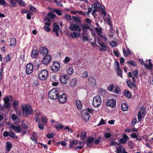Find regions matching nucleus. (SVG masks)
Masks as SVG:
<instances>
[{
    "mask_svg": "<svg viewBox=\"0 0 153 153\" xmlns=\"http://www.w3.org/2000/svg\"><path fill=\"white\" fill-rule=\"evenodd\" d=\"M60 67V65L59 63L57 62H53V65L51 67V70L52 71L57 72L59 71Z\"/></svg>",
    "mask_w": 153,
    "mask_h": 153,
    "instance_id": "9b49d317",
    "label": "nucleus"
},
{
    "mask_svg": "<svg viewBox=\"0 0 153 153\" xmlns=\"http://www.w3.org/2000/svg\"><path fill=\"white\" fill-rule=\"evenodd\" d=\"M102 138L101 137H99L97 138V139L95 141H94V144L96 145H97L99 144L100 141L102 140Z\"/></svg>",
    "mask_w": 153,
    "mask_h": 153,
    "instance_id": "09e8293b",
    "label": "nucleus"
},
{
    "mask_svg": "<svg viewBox=\"0 0 153 153\" xmlns=\"http://www.w3.org/2000/svg\"><path fill=\"white\" fill-rule=\"evenodd\" d=\"M47 16L49 18H51L53 19H55L56 17V15L51 12L49 13L48 14V16Z\"/></svg>",
    "mask_w": 153,
    "mask_h": 153,
    "instance_id": "ea45409f",
    "label": "nucleus"
},
{
    "mask_svg": "<svg viewBox=\"0 0 153 153\" xmlns=\"http://www.w3.org/2000/svg\"><path fill=\"white\" fill-rule=\"evenodd\" d=\"M99 36L101 38H102V40L105 42H106L107 40V37L103 35H102L101 34Z\"/></svg>",
    "mask_w": 153,
    "mask_h": 153,
    "instance_id": "bf43d9fd",
    "label": "nucleus"
},
{
    "mask_svg": "<svg viewBox=\"0 0 153 153\" xmlns=\"http://www.w3.org/2000/svg\"><path fill=\"white\" fill-rule=\"evenodd\" d=\"M21 107L23 115L25 117H27L28 115H31L33 114V110L30 105L22 104Z\"/></svg>",
    "mask_w": 153,
    "mask_h": 153,
    "instance_id": "f257e3e1",
    "label": "nucleus"
},
{
    "mask_svg": "<svg viewBox=\"0 0 153 153\" xmlns=\"http://www.w3.org/2000/svg\"><path fill=\"white\" fill-rule=\"evenodd\" d=\"M82 33H86V34L88 35V32L87 31V29H88L91 31V33L93 36L94 37L96 36V34L94 30V29L90 28L88 25L85 24L82 26Z\"/></svg>",
    "mask_w": 153,
    "mask_h": 153,
    "instance_id": "20e7f679",
    "label": "nucleus"
},
{
    "mask_svg": "<svg viewBox=\"0 0 153 153\" xmlns=\"http://www.w3.org/2000/svg\"><path fill=\"white\" fill-rule=\"evenodd\" d=\"M12 144L9 142H7L6 147L8 151H9L10 150Z\"/></svg>",
    "mask_w": 153,
    "mask_h": 153,
    "instance_id": "c9c22d12",
    "label": "nucleus"
},
{
    "mask_svg": "<svg viewBox=\"0 0 153 153\" xmlns=\"http://www.w3.org/2000/svg\"><path fill=\"white\" fill-rule=\"evenodd\" d=\"M10 46H12L15 45L16 44V40L15 38H12L10 39Z\"/></svg>",
    "mask_w": 153,
    "mask_h": 153,
    "instance_id": "c756f323",
    "label": "nucleus"
},
{
    "mask_svg": "<svg viewBox=\"0 0 153 153\" xmlns=\"http://www.w3.org/2000/svg\"><path fill=\"white\" fill-rule=\"evenodd\" d=\"M26 72L27 74H31L33 71V66L32 64L30 63L27 64L26 67Z\"/></svg>",
    "mask_w": 153,
    "mask_h": 153,
    "instance_id": "6e6552de",
    "label": "nucleus"
},
{
    "mask_svg": "<svg viewBox=\"0 0 153 153\" xmlns=\"http://www.w3.org/2000/svg\"><path fill=\"white\" fill-rule=\"evenodd\" d=\"M18 3L20 5L22 6H25V2L22 0H17Z\"/></svg>",
    "mask_w": 153,
    "mask_h": 153,
    "instance_id": "58836bf2",
    "label": "nucleus"
},
{
    "mask_svg": "<svg viewBox=\"0 0 153 153\" xmlns=\"http://www.w3.org/2000/svg\"><path fill=\"white\" fill-rule=\"evenodd\" d=\"M124 94L126 97L130 98L131 97V93L127 90H125L124 92Z\"/></svg>",
    "mask_w": 153,
    "mask_h": 153,
    "instance_id": "4c0bfd02",
    "label": "nucleus"
},
{
    "mask_svg": "<svg viewBox=\"0 0 153 153\" xmlns=\"http://www.w3.org/2000/svg\"><path fill=\"white\" fill-rule=\"evenodd\" d=\"M69 29L71 31L80 32L81 31L80 27L76 24H71L70 25Z\"/></svg>",
    "mask_w": 153,
    "mask_h": 153,
    "instance_id": "0eeeda50",
    "label": "nucleus"
},
{
    "mask_svg": "<svg viewBox=\"0 0 153 153\" xmlns=\"http://www.w3.org/2000/svg\"><path fill=\"white\" fill-rule=\"evenodd\" d=\"M93 8H94L96 10H98L99 8L101 9H103V7L100 4L98 3H95L93 5H92Z\"/></svg>",
    "mask_w": 153,
    "mask_h": 153,
    "instance_id": "412c9836",
    "label": "nucleus"
},
{
    "mask_svg": "<svg viewBox=\"0 0 153 153\" xmlns=\"http://www.w3.org/2000/svg\"><path fill=\"white\" fill-rule=\"evenodd\" d=\"M77 83V81L75 79H72L70 82V85L71 86L74 87L75 86Z\"/></svg>",
    "mask_w": 153,
    "mask_h": 153,
    "instance_id": "72a5a7b5",
    "label": "nucleus"
},
{
    "mask_svg": "<svg viewBox=\"0 0 153 153\" xmlns=\"http://www.w3.org/2000/svg\"><path fill=\"white\" fill-rule=\"evenodd\" d=\"M102 103V100L100 95H97L95 96L93 99L92 105L95 108L99 107Z\"/></svg>",
    "mask_w": 153,
    "mask_h": 153,
    "instance_id": "f03ea898",
    "label": "nucleus"
},
{
    "mask_svg": "<svg viewBox=\"0 0 153 153\" xmlns=\"http://www.w3.org/2000/svg\"><path fill=\"white\" fill-rule=\"evenodd\" d=\"M126 82L128 86L130 88H132V85H131V83L130 81L129 80H127L126 81Z\"/></svg>",
    "mask_w": 153,
    "mask_h": 153,
    "instance_id": "680f3d73",
    "label": "nucleus"
},
{
    "mask_svg": "<svg viewBox=\"0 0 153 153\" xmlns=\"http://www.w3.org/2000/svg\"><path fill=\"white\" fill-rule=\"evenodd\" d=\"M38 55V50L36 48H33L32 51L31 56L33 58H35Z\"/></svg>",
    "mask_w": 153,
    "mask_h": 153,
    "instance_id": "6ab92c4d",
    "label": "nucleus"
},
{
    "mask_svg": "<svg viewBox=\"0 0 153 153\" xmlns=\"http://www.w3.org/2000/svg\"><path fill=\"white\" fill-rule=\"evenodd\" d=\"M11 118L14 121L16 120L17 118V117L15 114H13L12 115Z\"/></svg>",
    "mask_w": 153,
    "mask_h": 153,
    "instance_id": "774afa93",
    "label": "nucleus"
},
{
    "mask_svg": "<svg viewBox=\"0 0 153 153\" xmlns=\"http://www.w3.org/2000/svg\"><path fill=\"white\" fill-rule=\"evenodd\" d=\"M59 30V27L58 23L56 22L54 23L53 24V31L55 33L56 35L57 36H59L58 33V31Z\"/></svg>",
    "mask_w": 153,
    "mask_h": 153,
    "instance_id": "4468645a",
    "label": "nucleus"
},
{
    "mask_svg": "<svg viewBox=\"0 0 153 153\" xmlns=\"http://www.w3.org/2000/svg\"><path fill=\"white\" fill-rule=\"evenodd\" d=\"M12 97L11 96H8L4 97L3 100L4 102H9L10 99H12Z\"/></svg>",
    "mask_w": 153,
    "mask_h": 153,
    "instance_id": "e433bc0d",
    "label": "nucleus"
},
{
    "mask_svg": "<svg viewBox=\"0 0 153 153\" xmlns=\"http://www.w3.org/2000/svg\"><path fill=\"white\" fill-rule=\"evenodd\" d=\"M88 82L90 85L91 86H94L96 85V79L94 78H90L88 79Z\"/></svg>",
    "mask_w": 153,
    "mask_h": 153,
    "instance_id": "5701e85b",
    "label": "nucleus"
},
{
    "mask_svg": "<svg viewBox=\"0 0 153 153\" xmlns=\"http://www.w3.org/2000/svg\"><path fill=\"white\" fill-rule=\"evenodd\" d=\"M82 39L83 41H87L88 40V34L87 35L86 34V33H82Z\"/></svg>",
    "mask_w": 153,
    "mask_h": 153,
    "instance_id": "cd10ccee",
    "label": "nucleus"
},
{
    "mask_svg": "<svg viewBox=\"0 0 153 153\" xmlns=\"http://www.w3.org/2000/svg\"><path fill=\"white\" fill-rule=\"evenodd\" d=\"M94 140V138L93 137H89L87 139V141L89 143H92Z\"/></svg>",
    "mask_w": 153,
    "mask_h": 153,
    "instance_id": "49530a36",
    "label": "nucleus"
},
{
    "mask_svg": "<svg viewBox=\"0 0 153 153\" xmlns=\"http://www.w3.org/2000/svg\"><path fill=\"white\" fill-rule=\"evenodd\" d=\"M70 60V58L68 56L66 57L65 59L64 60V62L65 63H67L69 62Z\"/></svg>",
    "mask_w": 153,
    "mask_h": 153,
    "instance_id": "338daca9",
    "label": "nucleus"
},
{
    "mask_svg": "<svg viewBox=\"0 0 153 153\" xmlns=\"http://www.w3.org/2000/svg\"><path fill=\"white\" fill-rule=\"evenodd\" d=\"M128 63L133 66H136L137 65V63L133 60H130Z\"/></svg>",
    "mask_w": 153,
    "mask_h": 153,
    "instance_id": "0e129e2a",
    "label": "nucleus"
},
{
    "mask_svg": "<svg viewBox=\"0 0 153 153\" xmlns=\"http://www.w3.org/2000/svg\"><path fill=\"white\" fill-rule=\"evenodd\" d=\"M19 102L18 101L15 100L13 102V106L14 108H16L17 106L19 104Z\"/></svg>",
    "mask_w": 153,
    "mask_h": 153,
    "instance_id": "8fccbe9b",
    "label": "nucleus"
},
{
    "mask_svg": "<svg viewBox=\"0 0 153 153\" xmlns=\"http://www.w3.org/2000/svg\"><path fill=\"white\" fill-rule=\"evenodd\" d=\"M74 72L73 68L71 67H69L67 70V74L69 75H71Z\"/></svg>",
    "mask_w": 153,
    "mask_h": 153,
    "instance_id": "7c9ffc66",
    "label": "nucleus"
},
{
    "mask_svg": "<svg viewBox=\"0 0 153 153\" xmlns=\"http://www.w3.org/2000/svg\"><path fill=\"white\" fill-rule=\"evenodd\" d=\"M82 114L83 120L85 122H87L89 120L90 115L88 113H87L86 110H83L82 111Z\"/></svg>",
    "mask_w": 153,
    "mask_h": 153,
    "instance_id": "1a4fd4ad",
    "label": "nucleus"
},
{
    "mask_svg": "<svg viewBox=\"0 0 153 153\" xmlns=\"http://www.w3.org/2000/svg\"><path fill=\"white\" fill-rule=\"evenodd\" d=\"M41 120H42L43 123L45 124L46 123L47 119L46 117L45 116H43L41 117Z\"/></svg>",
    "mask_w": 153,
    "mask_h": 153,
    "instance_id": "603ef678",
    "label": "nucleus"
},
{
    "mask_svg": "<svg viewBox=\"0 0 153 153\" xmlns=\"http://www.w3.org/2000/svg\"><path fill=\"white\" fill-rule=\"evenodd\" d=\"M39 52L42 54L45 55L48 53V49L45 47H41L40 48Z\"/></svg>",
    "mask_w": 153,
    "mask_h": 153,
    "instance_id": "a211bd4d",
    "label": "nucleus"
},
{
    "mask_svg": "<svg viewBox=\"0 0 153 153\" xmlns=\"http://www.w3.org/2000/svg\"><path fill=\"white\" fill-rule=\"evenodd\" d=\"M68 79V77L67 76L64 75L61 76L60 80L62 84H65L67 83V80Z\"/></svg>",
    "mask_w": 153,
    "mask_h": 153,
    "instance_id": "f3484780",
    "label": "nucleus"
},
{
    "mask_svg": "<svg viewBox=\"0 0 153 153\" xmlns=\"http://www.w3.org/2000/svg\"><path fill=\"white\" fill-rule=\"evenodd\" d=\"M78 33L77 32H74L71 34V36L72 38L78 37Z\"/></svg>",
    "mask_w": 153,
    "mask_h": 153,
    "instance_id": "a18cd8bd",
    "label": "nucleus"
},
{
    "mask_svg": "<svg viewBox=\"0 0 153 153\" xmlns=\"http://www.w3.org/2000/svg\"><path fill=\"white\" fill-rule=\"evenodd\" d=\"M114 85L113 84H111L109 85L108 88V91L112 92L113 91L114 88Z\"/></svg>",
    "mask_w": 153,
    "mask_h": 153,
    "instance_id": "5fc2aeb1",
    "label": "nucleus"
},
{
    "mask_svg": "<svg viewBox=\"0 0 153 153\" xmlns=\"http://www.w3.org/2000/svg\"><path fill=\"white\" fill-rule=\"evenodd\" d=\"M73 19L74 21L76 23H80L82 22L80 18L76 17V16H73Z\"/></svg>",
    "mask_w": 153,
    "mask_h": 153,
    "instance_id": "a19ab883",
    "label": "nucleus"
},
{
    "mask_svg": "<svg viewBox=\"0 0 153 153\" xmlns=\"http://www.w3.org/2000/svg\"><path fill=\"white\" fill-rule=\"evenodd\" d=\"M30 139L33 141H34L35 143H37V141L36 138L35 136V134H33L32 136L30 137Z\"/></svg>",
    "mask_w": 153,
    "mask_h": 153,
    "instance_id": "3c124183",
    "label": "nucleus"
},
{
    "mask_svg": "<svg viewBox=\"0 0 153 153\" xmlns=\"http://www.w3.org/2000/svg\"><path fill=\"white\" fill-rule=\"evenodd\" d=\"M76 102L77 107L79 109H81L82 108V105L81 101L79 100H76Z\"/></svg>",
    "mask_w": 153,
    "mask_h": 153,
    "instance_id": "a878e982",
    "label": "nucleus"
},
{
    "mask_svg": "<svg viewBox=\"0 0 153 153\" xmlns=\"http://www.w3.org/2000/svg\"><path fill=\"white\" fill-rule=\"evenodd\" d=\"M122 137L123 138L120 139L119 140V142L122 144H125L129 140V137L125 134H124Z\"/></svg>",
    "mask_w": 153,
    "mask_h": 153,
    "instance_id": "dca6fc26",
    "label": "nucleus"
},
{
    "mask_svg": "<svg viewBox=\"0 0 153 153\" xmlns=\"http://www.w3.org/2000/svg\"><path fill=\"white\" fill-rule=\"evenodd\" d=\"M9 136L11 137L14 138L15 137V135L13 132L12 131H10L9 132Z\"/></svg>",
    "mask_w": 153,
    "mask_h": 153,
    "instance_id": "69168bd1",
    "label": "nucleus"
},
{
    "mask_svg": "<svg viewBox=\"0 0 153 153\" xmlns=\"http://www.w3.org/2000/svg\"><path fill=\"white\" fill-rule=\"evenodd\" d=\"M10 106V103L9 102H4V107L5 108H9Z\"/></svg>",
    "mask_w": 153,
    "mask_h": 153,
    "instance_id": "052dcab7",
    "label": "nucleus"
},
{
    "mask_svg": "<svg viewBox=\"0 0 153 153\" xmlns=\"http://www.w3.org/2000/svg\"><path fill=\"white\" fill-rule=\"evenodd\" d=\"M116 103L115 99L113 98L108 100L107 101L106 105L107 106L113 108L116 106Z\"/></svg>",
    "mask_w": 153,
    "mask_h": 153,
    "instance_id": "9d476101",
    "label": "nucleus"
},
{
    "mask_svg": "<svg viewBox=\"0 0 153 153\" xmlns=\"http://www.w3.org/2000/svg\"><path fill=\"white\" fill-rule=\"evenodd\" d=\"M53 11L56 13L57 15L59 16H61L62 14V12L59 9H53Z\"/></svg>",
    "mask_w": 153,
    "mask_h": 153,
    "instance_id": "79ce46f5",
    "label": "nucleus"
},
{
    "mask_svg": "<svg viewBox=\"0 0 153 153\" xmlns=\"http://www.w3.org/2000/svg\"><path fill=\"white\" fill-rule=\"evenodd\" d=\"M78 141L77 140H71L69 141L70 145L69 146V148H71L78 144Z\"/></svg>",
    "mask_w": 153,
    "mask_h": 153,
    "instance_id": "4be33fe9",
    "label": "nucleus"
},
{
    "mask_svg": "<svg viewBox=\"0 0 153 153\" xmlns=\"http://www.w3.org/2000/svg\"><path fill=\"white\" fill-rule=\"evenodd\" d=\"M65 17L68 21L71 20L72 19L71 16L69 14H65Z\"/></svg>",
    "mask_w": 153,
    "mask_h": 153,
    "instance_id": "4d7b16f0",
    "label": "nucleus"
},
{
    "mask_svg": "<svg viewBox=\"0 0 153 153\" xmlns=\"http://www.w3.org/2000/svg\"><path fill=\"white\" fill-rule=\"evenodd\" d=\"M146 114L145 108L143 106L141 107L140 111L138 112L137 118L138 121L140 122L142 121V118Z\"/></svg>",
    "mask_w": 153,
    "mask_h": 153,
    "instance_id": "423d86ee",
    "label": "nucleus"
},
{
    "mask_svg": "<svg viewBox=\"0 0 153 153\" xmlns=\"http://www.w3.org/2000/svg\"><path fill=\"white\" fill-rule=\"evenodd\" d=\"M84 110H86L87 111V113H88L89 112L92 114L94 112V110L93 109H90L89 108H88L86 109H85Z\"/></svg>",
    "mask_w": 153,
    "mask_h": 153,
    "instance_id": "6e6d98bb",
    "label": "nucleus"
},
{
    "mask_svg": "<svg viewBox=\"0 0 153 153\" xmlns=\"http://www.w3.org/2000/svg\"><path fill=\"white\" fill-rule=\"evenodd\" d=\"M55 128L57 130H59L63 128L64 126L61 123H57L55 125Z\"/></svg>",
    "mask_w": 153,
    "mask_h": 153,
    "instance_id": "f704fd0d",
    "label": "nucleus"
},
{
    "mask_svg": "<svg viewBox=\"0 0 153 153\" xmlns=\"http://www.w3.org/2000/svg\"><path fill=\"white\" fill-rule=\"evenodd\" d=\"M59 95V92L55 88L53 89L48 93V96L49 98L53 100L56 99Z\"/></svg>",
    "mask_w": 153,
    "mask_h": 153,
    "instance_id": "7ed1b4c3",
    "label": "nucleus"
},
{
    "mask_svg": "<svg viewBox=\"0 0 153 153\" xmlns=\"http://www.w3.org/2000/svg\"><path fill=\"white\" fill-rule=\"evenodd\" d=\"M51 56L48 55L45 56L43 59L42 63L44 64L48 65L51 62Z\"/></svg>",
    "mask_w": 153,
    "mask_h": 153,
    "instance_id": "f8f14e48",
    "label": "nucleus"
},
{
    "mask_svg": "<svg viewBox=\"0 0 153 153\" xmlns=\"http://www.w3.org/2000/svg\"><path fill=\"white\" fill-rule=\"evenodd\" d=\"M124 151H125V150L124 148L122 146H120L117 148L115 152L117 153H123Z\"/></svg>",
    "mask_w": 153,
    "mask_h": 153,
    "instance_id": "b1692460",
    "label": "nucleus"
},
{
    "mask_svg": "<svg viewBox=\"0 0 153 153\" xmlns=\"http://www.w3.org/2000/svg\"><path fill=\"white\" fill-rule=\"evenodd\" d=\"M10 128H12L17 133H20L21 131V127L20 126H16L14 125H12L10 127Z\"/></svg>",
    "mask_w": 153,
    "mask_h": 153,
    "instance_id": "aec40b11",
    "label": "nucleus"
},
{
    "mask_svg": "<svg viewBox=\"0 0 153 153\" xmlns=\"http://www.w3.org/2000/svg\"><path fill=\"white\" fill-rule=\"evenodd\" d=\"M117 70V74L118 76H120L121 77H122V71L120 70V68L119 69H116Z\"/></svg>",
    "mask_w": 153,
    "mask_h": 153,
    "instance_id": "864d4df0",
    "label": "nucleus"
},
{
    "mask_svg": "<svg viewBox=\"0 0 153 153\" xmlns=\"http://www.w3.org/2000/svg\"><path fill=\"white\" fill-rule=\"evenodd\" d=\"M88 75V73L87 71H84L82 73V76L83 78H86Z\"/></svg>",
    "mask_w": 153,
    "mask_h": 153,
    "instance_id": "e2e57ef3",
    "label": "nucleus"
},
{
    "mask_svg": "<svg viewBox=\"0 0 153 153\" xmlns=\"http://www.w3.org/2000/svg\"><path fill=\"white\" fill-rule=\"evenodd\" d=\"M86 133L85 131H82L81 133L80 137L83 139H85L86 136Z\"/></svg>",
    "mask_w": 153,
    "mask_h": 153,
    "instance_id": "c03bdc74",
    "label": "nucleus"
},
{
    "mask_svg": "<svg viewBox=\"0 0 153 153\" xmlns=\"http://www.w3.org/2000/svg\"><path fill=\"white\" fill-rule=\"evenodd\" d=\"M109 44L112 47H114L116 46L117 45V42L115 41H114L110 42Z\"/></svg>",
    "mask_w": 153,
    "mask_h": 153,
    "instance_id": "37998d69",
    "label": "nucleus"
},
{
    "mask_svg": "<svg viewBox=\"0 0 153 153\" xmlns=\"http://www.w3.org/2000/svg\"><path fill=\"white\" fill-rule=\"evenodd\" d=\"M44 20L46 22L45 23V25L46 26H49L50 25V19L48 18L47 16H45V17Z\"/></svg>",
    "mask_w": 153,
    "mask_h": 153,
    "instance_id": "bb28decb",
    "label": "nucleus"
},
{
    "mask_svg": "<svg viewBox=\"0 0 153 153\" xmlns=\"http://www.w3.org/2000/svg\"><path fill=\"white\" fill-rule=\"evenodd\" d=\"M66 100L67 96L65 94H63L61 95H60L58 97V101L61 103L65 102Z\"/></svg>",
    "mask_w": 153,
    "mask_h": 153,
    "instance_id": "ddd939ff",
    "label": "nucleus"
},
{
    "mask_svg": "<svg viewBox=\"0 0 153 153\" xmlns=\"http://www.w3.org/2000/svg\"><path fill=\"white\" fill-rule=\"evenodd\" d=\"M95 30L97 34L99 36L101 34V33L102 32V29L101 27L100 28L96 27L95 28Z\"/></svg>",
    "mask_w": 153,
    "mask_h": 153,
    "instance_id": "393cba45",
    "label": "nucleus"
},
{
    "mask_svg": "<svg viewBox=\"0 0 153 153\" xmlns=\"http://www.w3.org/2000/svg\"><path fill=\"white\" fill-rule=\"evenodd\" d=\"M151 60V59H149V64L148 65H147L145 63H143V65L145 66L146 68H148V69H150L152 67V64L150 62V61Z\"/></svg>",
    "mask_w": 153,
    "mask_h": 153,
    "instance_id": "473e14b6",
    "label": "nucleus"
},
{
    "mask_svg": "<svg viewBox=\"0 0 153 153\" xmlns=\"http://www.w3.org/2000/svg\"><path fill=\"white\" fill-rule=\"evenodd\" d=\"M98 44L101 47L100 49V51H107V47L105 45V43L102 42H98Z\"/></svg>",
    "mask_w": 153,
    "mask_h": 153,
    "instance_id": "2eb2a0df",
    "label": "nucleus"
},
{
    "mask_svg": "<svg viewBox=\"0 0 153 153\" xmlns=\"http://www.w3.org/2000/svg\"><path fill=\"white\" fill-rule=\"evenodd\" d=\"M113 92L116 94H120L121 93V90L118 86H116L114 88Z\"/></svg>",
    "mask_w": 153,
    "mask_h": 153,
    "instance_id": "c85d7f7f",
    "label": "nucleus"
},
{
    "mask_svg": "<svg viewBox=\"0 0 153 153\" xmlns=\"http://www.w3.org/2000/svg\"><path fill=\"white\" fill-rule=\"evenodd\" d=\"M22 126L23 128L25 130H27L28 128V126L22 121Z\"/></svg>",
    "mask_w": 153,
    "mask_h": 153,
    "instance_id": "de8ad7c7",
    "label": "nucleus"
},
{
    "mask_svg": "<svg viewBox=\"0 0 153 153\" xmlns=\"http://www.w3.org/2000/svg\"><path fill=\"white\" fill-rule=\"evenodd\" d=\"M119 143H118L117 142H115L114 141H111V146H119Z\"/></svg>",
    "mask_w": 153,
    "mask_h": 153,
    "instance_id": "13d9d810",
    "label": "nucleus"
},
{
    "mask_svg": "<svg viewBox=\"0 0 153 153\" xmlns=\"http://www.w3.org/2000/svg\"><path fill=\"white\" fill-rule=\"evenodd\" d=\"M48 71L46 70H43L39 71V77L41 80H44L46 79L48 76Z\"/></svg>",
    "mask_w": 153,
    "mask_h": 153,
    "instance_id": "39448f33",
    "label": "nucleus"
},
{
    "mask_svg": "<svg viewBox=\"0 0 153 153\" xmlns=\"http://www.w3.org/2000/svg\"><path fill=\"white\" fill-rule=\"evenodd\" d=\"M121 107L123 111H126L128 110V106L126 103H123L122 104Z\"/></svg>",
    "mask_w": 153,
    "mask_h": 153,
    "instance_id": "2f4dec72",
    "label": "nucleus"
}]
</instances>
